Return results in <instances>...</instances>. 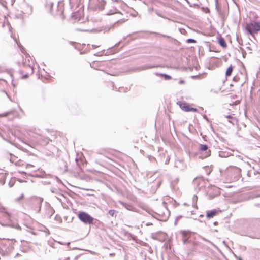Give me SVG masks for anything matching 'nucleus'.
Segmentation results:
<instances>
[{
	"mask_svg": "<svg viewBox=\"0 0 260 260\" xmlns=\"http://www.w3.org/2000/svg\"><path fill=\"white\" fill-rule=\"evenodd\" d=\"M182 217L181 216H179L178 217H176V219H175V224H177V222H178V221Z\"/></svg>",
	"mask_w": 260,
	"mask_h": 260,
	"instance_id": "27",
	"label": "nucleus"
},
{
	"mask_svg": "<svg viewBox=\"0 0 260 260\" xmlns=\"http://www.w3.org/2000/svg\"><path fill=\"white\" fill-rule=\"evenodd\" d=\"M162 37H166V38H170L169 36H166L165 35H161Z\"/></svg>",
	"mask_w": 260,
	"mask_h": 260,
	"instance_id": "32",
	"label": "nucleus"
},
{
	"mask_svg": "<svg viewBox=\"0 0 260 260\" xmlns=\"http://www.w3.org/2000/svg\"><path fill=\"white\" fill-rule=\"evenodd\" d=\"M233 70V67L232 66H230L228 67V68L226 70L225 75L226 76H230L232 73Z\"/></svg>",
	"mask_w": 260,
	"mask_h": 260,
	"instance_id": "16",
	"label": "nucleus"
},
{
	"mask_svg": "<svg viewBox=\"0 0 260 260\" xmlns=\"http://www.w3.org/2000/svg\"><path fill=\"white\" fill-rule=\"evenodd\" d=\"M200 216H201V217H203V215H200Z\"/></svg>",
	"mask_w": 260,
	"mask_h": 260,
	"instance_id": "46",
	"label": "nucleus"
},
{
	"mask_svg": "<svg viewBox=\"0 0 260 260\" xmlns=\"http://www.w3.org/2000/svg\"><path fill=\"white\" fill-rule=\"evenodd\" d=\"M53 6V3L51 1H47L45 5L46 8L49 10L50 12H52V8Z\"/></svg>",
	"mask_w": 260,
	"mask_h": 260,
	"instance_id": "12",
	"label": "nucleus"
},
{
	"mask_svg": "<svg viewBox=\"0 0 260 260\" xmlns=\"http://www.w3.org/2000/svg\"><path fill=\"white\" fill-rule=\"evenodd\" d=\"M7 72L10 74L11 77L12 78V83L14 86H16V84L14 82V75H17V74H19V75L22 76L21 77V78H22V79H25L28 77V74H26L23 75V72L22 70H19L17 72L12 73L10 70H8L7 69V67L5 65H4V64L0 65V72Z\"/></svg>",
	"mask_w": 260,
	"mask_h": 260,
	"instance_id": "2",
	"label": "nucleus"
},
{
	"mask_svg": "<svg viewBox=\"0 0 260 260\" xmlns=\"http://www.w3.org/2000/svg\"><path fill=\"white\" fill-rule=\"evenodd\" d=\"M202 239H203L204 241H208L207 240H206V239L205 238H203Z\"/></svg>",
	"mask_w": 260,
	"mask_h": 260,
	"instance_id": "36",
	"label": "nucleus"
},
{
	"mask_svg": "<svg viewBox=\"0 0 260 260\" xmlns=\"http://www.w3.org/2000/svg\"><path fill=\"white\" fill-rule=\"evenodd\" d=\"M238 79H239V78H238V77H234L233 78V80L236 81H238Z\"/></svg>",
	"mask_w": 260,
	"mask_h": 260,
	"instance_id": "30",
	"label": "nucleus"
},
{
	"mask_svg": "<svg viewBox=\"0 0 260 260\" xmlns=\"http://www.w3.org/2000/svg\"><path fill=\"white\" fill-rule=\"evenodd\" d=\"M246 29L251 35L256 33L260 30V22L255 21L251 22L246 25Z\"/></svg>",
	"mask_w": 260,
	"mask_h": 260,
	"instance_id": "4",
	"label": "nucleus"
},
{
	"mask_svg": "<svg viewBox=\"0 0 260 260\" xmlns=\"http://www.w3.org/2000/svg\"><path fill=\"white\" fill-rule=\"evenodd\" d=\"M50 210H51V215L53 214V212H54V210L52 209V208H50Z\"/></svg>",
	"mask_w": 260,
	"mask_h": 260,
	"instance_id": "31",
	"label": "nucleus"
},
{
	"mask_svg": "<svg viewBox=\"0 0 260 260\" xmlns=\"http://www.w3.org/2000/svg\"><path fill=\"white\" fill-rule=\"evenodd\" d=\"M161 76H162L164 77V79L166 80H168L171 79V77L169 75L165 74H159Z\"/></svg>",
	"mask_w": 260,
	"mask_h": 260,
	"instance_id": "22",
	"label": "nucleus"
},
{
	"mask_svg": "<svg viewBox=\"0 0 260 260\" xmlns=\"http://www.w3.org/2000/svg\"><path fill=\"white\" fill-rule=\"evenodd\" d=\"M219 156L221 157H226L229 156V153H226L223 151H220L219 152Z\"/></svg>",
	"mask_w": 260,
	"mask_h": 260,
	"instance_id": "21",
	"label": "nucleus"
},
{
	"mask_svg": "<svg viewBox=\"0 0 260 260\" xmlns=\"http://www.w3.org/2000/svg\"><path fill=\"white\" fill-rule=\"evenodd\" d=\"M24 194H21V196L15 199V201L16 202H20L21 200H22L24 198Z\"/></svg>",
	"mask_w": 260,
	"mask_h": 260,
	"instance_id": "23",
	"label": "nucleus"
},
{
	"mask_svg": "<svg viewBox=\"0 0 260 260\" xmlns=\"http://www.w3.org/2000/svg\"><path fill=\"white\" fill-rule=\"evenodd\" d=\"M9 185H10V187H12V185H11V184H9Z\"/></svg>",
	"mask_w": 260,
	"mask_h": 260,
	"instance_id": "41",
	"label": "nucleus"
},
{
	"mask_svg": "<svg viewBox=\"0 0 260 260\" xmlns=\"http://www.w3.org/2000/svg\"><path fill=\"white\" fill-rule=\"evenodd\" d=\"M186 42L187 43H196V41L194 39H188L186 40Z\"/></svg>",
	"mask_w": 260,
	"mask_h": 260,
	"instance_id": "25",
	"label": "nucleus"
},
{
	"mask_svg": "<svg viewBox=\"0 0 260 260\" xmlns=\"http://www.w3.org/2000/svg\"><path fill=\"white\" fill-rule=\"evenodd\" d=\"M14 112V110H11L7 112L3 113L2 114H0V117H6L8 115H12Z\"/></svg>",
	"mask_w": 260,
	"mask_h": 260,
	"instance_id": "15",
	"label": "nucleus"
},
{
	"mask_svg": "<svg viewBox=\"0 0 260 260\" xmlns=\"http://www.w3.org/2000/svg\"><path fill=\"white\" fill-rule=\"evenodd\" d=\"M181 233L182 236V241L183 244H186L190 242V241L188 240L190 237V232L187 231H181Z\"/></svg>",
	"mask_w": 260,
	"mask_h": 260,
	"instance_id": "7",
	"label": "nucleus"
},
{
	"mask_svg": "<svg viewBox=\"0 0 260 260\" xmlns=\"http://www.w3.org/2000/svg\"><path fill=\"white\" fill-rule=\"evenodd\" d=\"M119 203L121 205H122L124 207H125V208H126L127 209H128L129 210L130 209V208L131 207V205H128V204H125L124 203V202L120 201H119Z\"/></svg>",
	"mask_w": 260,
	"mask_h": 260,
	"instance_id": "20",
	"label": "nucleus"
},
{
	"mask_svg": "<svg viewBox=\"0 0 260 260\" xmlns=\"http://www.w3.org/2000/svg\"><path fill=\"white\" fill-rule=\"evenodd\" d=\"M233 115H225V117L228 119L229 123H231L233 125H235L238 122V120L236 118V117L234 116Z\"/></svg>",
	"mask_w": 260,
	"mask_h": 260,
	"instance_id": "9",
	"label": "nucleus"
},
{
	"mask_svg": "<svg viewBox=\"0 0 260 260\" xmlns=\"http://www.w3.org/2000/svg\"><path fill=\"white\" fill-rule=\"evenodd\" d=\"M79 219L86 224H91L93 222L94 218L85 212H80L78 215Z\"/></svg>",
	"mask_w": 260,
	"mask_h": 260,
	"instance_id": "3",
	"label": "nucleus"
},
{
	"mask_svg": "<svg viewBox=\"0 0 260 260\" xmlns=\"http://www.w3.org/2000/svg\"><path fill=\"white\" fill-rule=\"evenodd\" d=\"M33 166L31 164H27V167H32Z\"/></svg>",
	"mask_w": 260,
	"mask_h": 260,
	"instance_id": "34",
	"label": "nucleus"
},
{
	"mask_svg": "<svg viewBox=\"0 0 260 260\" xmlns=\"http://www.w3.org/2000/svg\"><path fill=\"white\" fill-rule=\"evenodd\" d=\"M34 200L36 204H38L39 206V210L41 208V205L43 201V199L41 197H36L34 198Z\"/></svg>",
	"mask_w": 260,
	"mask_h": 260,
	"instance_id": "14",
	"label": "nucleus"
},
{
	"mask_svg": "<svg viewBox=\"0 0 260 260\" xmlns=\"http://www.w3.org/2000/svg\"><path fill=\"white\" fill-rule=\"evenodd\" d=\"M185 1H186L187 3H188V4L189 3V2L188 0H185Z\"/></svg>",
	"mask_w": 260,
	"mask_h": 260,
	"instance_id": "38",
	"label": "nucleus"
},
{
	"mask_svg": "<svg viewBox=\"0 0 260 260\" xmlns=\"http://www.w3.org/2000/svg\"><path fill=\"white\" fill-rule=\"evenodd\" d=\"M106 2L104 0H96V3L93 6L95 10H102L104 8Z\"/></svg>",
	"mask_w": 260,
	"mask_h": 260,
	"instance_id": "8",
	"label": "nucleus"
},
{
	"mask_svg": "<svg viewBox=\"0 0 260 260\" xmlns=\"http://www.w3.org/2000/svg\"><path fill=\"white\" fill-rule=\"evenodd\" d=\"M237 41L238 42V43H239L240 44H241V45L242 44L240 43V40H239V39L238 37L237 38Z\"/></svg>",
	"mask_w": 260,
	"mask_h": 260,
	"instance_id": "33",
	"label": "nucleus"
},
{
	"mask_svg": "<svg viewBox=\"0 0 260 260\" xmlns=\"http://www.w3.org/2000/svg\"><path fill=\"white\" fill-rule=\"evenodd\" d=\"M189 111L196 112L197 111V109H196L194 108H192V107H190Z\"/></svg>",
	"mask_w": 260,
	"mask_h": 260,
	"instance_id": "28",
	"label": "nucleus"
},
{
	"mask_svg": "<svg viewBox=\"0 0 260 260\" xmlns=\"http://www.w3.org/2000/svg\"><path fill=\"white\" fill-rule=\"evenodd\" d=\"M156 67L155 66H148V65H145L143 66L140 67V70H146L148 69H151L153 68Z\"/></svg>",
	"mask_w": 260,
	"mask_h": 260,
	"instance_id": "19",
	"label": "nucleus"
},
{
	"mask_svg": "<svg viewBox=\"0 0 260 260\" xmlns=\"http://www.w3.org/2000/svg\"><path fill=\"white\" fill-rule=\"evenodd\" d=\"M70 242H68V245H70Z\"/></svg>",
	"mask_w": 260,
	"mask_h": 260,
	"instance_id": "43",
	"label": "nucleus"
},
{
	"mask_svg": "<svg viewBox=\"0 0 260 260\" xmlns=\"http://www.w3.org/2000/svg\"><path fill=\"white\" fill-rule=\"evenodd\" d=\"M2 216L4 219L7 221L6 224H2L4 226H10L18 230H21V228L19 224L16 223H13L12 220V214L11 213L6 211L4 209L2 212Z\"/></svg>",
	"mask_w": 260,
	"mask_h": 260,
	"instance_id": "1",
	"label": "nucleus"
},
{
	"mask_svg": "<svg viewBox=\"0 0 260 260\" xmlns=\"http://www.w3.org/2000/svg\"><path fill=\"white\" fill-rule=\"evenodd\" d=\"M199 152L203 153L202 156H199V157L202 159L205 158L210 155L211 151L208 150V146L206 144H201L199 148Z\"/></svg>",
	"mask_w": 260,
	"mask_h": 260,
	"instance_id": "5",
	"label": "nucleus"
},
{
	"mask_svg": "<svg viewBox=\"0 0 260 260\" xmlns=\"http://www.w3.org/2000/svg\"><path fill=\"white\" fill-rule=\"evenodd\" d=\"M177 104L179 105L181 109H182L183 110L186 112L189 111L190 106L188 104L182 102H178Z\"/></svg>",
	"mask_w": 260,
	"mask_h": 260,
	"instance_id": "11",
	"label": "nucleus"
},
{
	"mask_svg": "<svg viewBox=\"0 0 260 260\" xmlns=\"http://www.w3.org/2000/svg\"><path fill=\"white\" fill-rule=\"evenodd\" d=\"M238 260H242V259L241 257H239Z\"/></svg>",
	"mask_w": 260,
	"mask_h": 260,
	"instance_id": "37",
	"label": "nucleus"
},
{
	"mask_svg": "<svg viewBox=\"0 0 260 260\" xmlns=\"http://www.w3.org/2000/svg\"><path fill=\"white\" fill-rule=\"evenodd\" d=\"M109 215L111 216H113L115 213V210H110L108 212Z\"/></svg>",
	"mask_w": 260,
	"mask_h": 260,
	"instance_id": "24",
	"label": "nucleus"
},
{
	"mask_svg": "<svg viewBox=\"0 0 260 260\" xmlns=\"http://www.w3.org/2000/svg\"><path fill=\"white\" fill-rule=\"evenodd\" d=\"M103 53H104V51L99 52L96 53V54H94V55L98 56H101L103 55Z\"/></svg>",
	"mask_w": 260,
	"mask_h": 260,
	"instance_id": "26",
	"label": "nucleus"
},
{
	"mask_svg": "<svg viewBox=\"0 0 260 260\" xmlns=\"http://www.w3.org/2000/svg\"><path fill=\"white\" fill-rule=\"evenodd\" d=\"M91 31H92V32H97L98 31L96 30H95V29H93V30H91Z\"/></svg>",
	"mask_w": 260,
	"mask_h": 260,
	"instance_id": "35",
	"label": "nucleus"
},
{
	"mask_svg": "<svg viewBox=\"0 0 260 260\" xmlns=\"http://www.w3.org/2000/svg\"><path fill=\"white\" fill-rule=\"evenodd\" d=\"M9 185H10V187H12V185H11V184H9Z\"/></svg>",
	"mask_w": 260,
	"mask_h": 260,
	"instance_id": "40",
	"label": "nucleus"
},
{
	"mask_svg": "<svg viewBox=\"0 0 260 260\" xmlns=\"http://www.w3.org/2000/svg\"><path fill=\"white\" fill-rule=\"evenodd\" d=\"M218 42V43L220 44V45L221 47H222L223 48L226 47L227 44H226V43L225 42V41L223 38L221 37V38H219Z\"/></svg>",
	"mask_w": 260,
	"mask_h": 260,
	"instance_id": "13",
	"label": "nucleus"
},
{
	"mask_svg": "<svg viewBox=\"0 0 260 260\" xmlns=\"http://www.w3.org/2000/svg\"><path fill=\"white\" fill-rule=\"evenodd\" d=\"M158 212V214L162 216L163 220L167 219L169 216L170 212L166 207V204L164 202H163L161 209H159Z\"/></svg>",
	"mask_w": 260,
	"mask_h": 260,
	"instance_id": "6",
	"label": "nucleus"
},
{
	"mask_svg": "<svg viewBox=\"0 0 260 260\" xmlns=\"http://www.w3.org/2000/svg\"><path fill=\"white\" fill-rule=\"evenodd\" d=\"M93 48H95V47H97V46H94V45H93Z\"/></svg>",
	"mask_w": 260,
	"mask_h": 260,
	"instance_id": "39",
	"label": "nucleus"
},
{
	"mask_svg": "<svg viewBox=\"0 0 260 260\" xmlns=\"http://www.w3.org/2000/svg\"><path fill=\"white\" fill-rule=\"evenodd\" d=\"M28 68L30 70L31 73H32L34 72L33 67H31V66H29Z\"/></svg>",
	"mask_w": 260,
	"mask_h": 260,
	"instance_id": "29",
	"label": "nucleus"
},
{
	"mask_svg": "<svg viewBox=\"0 0 260 260\" xmlns=\"http://www.w3.org/2000/svg\"><path fill=\"white\" fill-rule=\"evenodd\" d=\"M60 244H61V245H63V243H61L60 242H59Z\"/></svg>",
	"mask_w": 260,
	"mask_h": 260,
	"instance_id": "45",
	"label": "nucleus"
},
{
	"mask_svg": "<svg viewBox=\"0 0 260 260\" xmlns=\"http://www.w3.org/2000/svg\"><path fill=\"white\" fill-rule=\"evenodd\" d=\"M193 244H194V245H196V243L195 242H193Z\"/></svg>",
	"mask_w": 260,
	"mask_h": 260,
	"instance_id": "44",
	"label": "nucleus"
},
{
	"mask_svg": "<svg viewBox=\"0 0 260 260\" xmlns=\"http://www.w3.org/2000/svg\"><path fill=\"white\" fill-rule=\"evenodd\" d=\"M218 210L216 209H213L212 210L207 211L206 212V217L208 219L213 218L214 216L217 215Z\"/></svg>",
	"mask_w": 260,
	"mask_h": 260,
	"instance_id": "10",
	"label": "nucleus"
},
{
	"mask_svg": "<svg viewBox=\"0 0 260 260\" xmlns=\"http://www.w3.org/2000/svg\"><path fill=\"white\" fill-rule=\"evenodd\" d=\"M217 223V222H214V224H216Z\"/></svg>",
	"mask_w": 260,
	"mask_h": 260,
	"instance_id": "42",
	"label": "nucleus"
},
{
	"mask_svg": "<svg viewBox=\"0 0 260 260\" xmlns=\"http://www.w3.org/2000/svg\"><path fill=\"white\" fill-rule=\"evenodd\" d=\"M198 197L196 195H194L192 197V206L197 209V202Z\"/></svg>",
	"mask_w": 260,
	"mask_h": 260,
	"instance_id": "17",
	"label": "nucleus"
},
{
	"mask_svg": "<svg viewBox=\"0 0 260 260\" xmlns=\"http://www.w3.org/2000/svg\"><path fill=\"white\" fill-rule=\"evenodd\" d=\"M232 169L236 173V175L239 176L241 173V169L238 167H234L232 168Z\"/></svg>",
	"mask_w": 260,
	"mask_h": 260,
	"instance_id": "18",
	"label": "nucleus"
}]
</instances>
